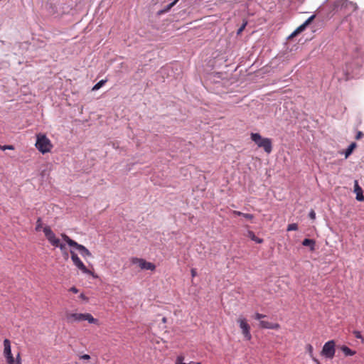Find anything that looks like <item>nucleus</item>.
<instances>
[{
    "mask_svg": "<svg viewBox=\"0 0 364 364\" xmlns=\"http://www.w3.org/2000/svg\"><path fill=\"white\" fill-rule=\"evenodd\" d=\"M251 139L258 146L264 149L265 152L269 154L272 150V140L269 138H262L259 133H252Z\"/></svg>",
    "mask_w": 364,
    "mask_h": 364,
    "instance_id": "nucleus-1",
    "label": "nucleus"
},
{
    "mask_svg": "<svg viewBox=\"0 0 364 364\" xmlns=\"http://www.w3.org/2000/svg\"><path fill=\"white\" fill-rule=\"evenodd\" d=\"M36 147L42 154H46L50 151L53 145L50 140L45 134H39L37 135Z\"/></svg>",
    "mask_w": 364,
    "mask_h": 364,
    "instance_id": "nucleus-2",
    "label": "nucleus"
},
{
    "mask_svg": "<svg viewBox=\"0 0 364 364\" xmlns=\"http://www.w3.org/2000/svg\"><path fill=\"white\" fill-rule=\"evenodd\" d=\"M335 345V341L333 340H331L326 342L323 345L321 352V355L326 358L332 359L334 357L336 352Z\"/></svg>",
    "mask_w": 364,
    "mask_h": 364,
    "instance_id": "nucleus-3",
    "label": "nucleus"
},
{
    "mask_svg": "<svg viewBox=\"0 0 364 364\" xmlns=\"http://www.w3.org/2000/svg\"><path fill=\"white\" fill-rule=\"evenodd\" d=\"M71 259L73 262L74 264L83 272L84 274H90L94 276V273L89 270L84 263L80 260L77 255L73 250H70Z\"/></svg>",
    "mask_w": 364,
    "mask_h": 364,
    "instance_id": "nucleus-4",
    "label": "nucleus"
},
{
    "mask_svg": "<svg viewBox=\"0 0 364 364\" xmlns=\"http://www.w3.org/2000/svg\"><path fill=\"white\" fill-rule=\"evenodd\" d=\"M237 323H239L240 328L242 330V333L244 337L250 341L252 338V335L250 333V326L247 323L246 319L245 318H239L237 319Z\"/></svg>",
    "mask_w": 364,
    "mask_h": 364,
    "instance_id": "nucleus-5",
    "label": "nucleus"
},
{
    "mask_svg": "<svg viewBox=\"0 0 364 364\" xmlns=\"http://www.w3.org/2000/svg\"><path fill=\"white\" fill-rule=\"evenodd\" d=\"M132 261L133 264H138L141 269L151 271H154L156 269V265L154 263L147 262L144 259L133 257Z\"/></svg>",
    "mask_w": 364,
    "mask_h": 364,
    "instance_id": "nucleus-6",
    "label": "nucleus"
},
{
    "mask_svg": "<svg viewBox=\"0 0 364 364\" xmlns=\"http://www.w3.org/2000/svg\"><path fill=\"white\" fill-rule=\"evenodd\" d=\"M43 231L45 234L46 239L53 246H58L59 245V239L55 237V233L53 232L49 226L43 228Z\"/></svg>",
    "mask_w": 364,
    "mask_h": 364,
    "instance_id": "nucleus-7",
    "label": "nucleus"
},
{
    "mask_svg": "<svg viewBox=\"0 0 364 364\" xmlns=\"http://www.w3.org/2000/svg\"><path fill=\"white\" fill-rule=\"evenodd\" d=\"M85 314L73 313L67 316V320L69 323H73L75 321H85Z\"/></svg>",
    "mask_w": 364,
    "mask_h": 364,
    "instance_id": "nucleus-8",
    "label": "nucleus"
},
{
    "mask_svg": "<svg viewBox=\"0 0 364 364\" xmlns=\"http://www.w3.org/2000/svg\"><path fill=\"white\" fill-rule=\"evenodd\" d=\"M354 193L356 194V200L358 201H364V196L363 193V189L359 186L358 181H354Z\"/></svg>",
    "mask_w": 364,
    "mask_h": 364,
    "instance_id": "nucleus-9",
    "label": "nucleus"
},
{
    "mask_svg": "<svg viewBox=\"0 0 364 364\" xmlns=\"http://www.w3.org/2000/svg\"><path fill=\"white\" fill-rule=\"evenodd\" d=\"M341 8L348 9L349 11V13L353 12L356 11L358 9V6L355 4L348 1V0H341Z\"/></svg>",
    "mask_w": 364,
    "mask_h": 364,
    "instance_id": "nucleus-10",
    "label": "nucleus"
},
{
    "mask_svg": "<svg viewBox=\"0 0 364 364\" xmlns=\"http://www.w3.org/2000/svg\"><path fill=\"white\" fill-rule=\"evenodd\" d=\"M73 247L77 250L83 257H92V254L90 250L84 245L77 242Z\"/></svg>",
    "mask_w": 364,
    "mask_h": 364,
    "instance_id": "nucleus-11",
    "label": "nucleus"
},
{
    "mask_svg": "<svg viewBox=\"0 0 364 364\" xmlns=\"http://www.w3.org/2000/svg\"><path fill=\"white\" fill-rule=\"evenodd\" d=\"M259 327L266 329H278L279 328V325L277 323H271L262 320L259 321Z\"/></svg>",
    "mask_w": 364,
    "mask_h": 364,
    "instance_id": "nucleus-12",
    "label": "nucleus"
},
{
    "mask_svg": "<svg viewBox=\"0 0 364 364\" xmlns=\"http://www.w3.org/2000/svg\"><path fill=\"white\" fill-rule=\"evenodd\" d=\"M316 17V15H311L310 17H309L301 25H300L296 29V33H301L303 32L306 28L311 23V22L314 20Z\"/></svg>",
    "mask_w": 364,
    "mask_h": 364,
    "instance_id": "nucleus-13",
    "label": "nucleus"
},
{
    "mask_svg": "<svg viewBox=\"0 0 364 364\" xmlns=\"http://www.w3.org/2000/svg\"><path fill=\"white\" fill-rule=\"evenodd\" d=\"M4 356L6 357V358L13 357V355L11 353V343H10V341L9 339L6 338L4 341Z\"/></svg>",
    "mask_w": 364,
    "mask_h": 364,
    "instance_id": "nucleus-14",
    "label": "nucleus"
},
{
    "mask_svg": "<svg viewBox=\"0 0 364 364\" xmlns=\"http://www.w3.org/2000/svg\"><path fill=\"white\" fill-rule=\"evenodd\" d=\"M179 0H173L172 2L166 5L164 9L159 10L157 12L158 16H161L168 11H169L172 7H173Z\"/></svg>",
    "mask_w": 364,
    "mask_h": 364,
    "instance_id": "nucleus-15",
    "label": "nucleus"
},
{
    "mask_svg": "<svg viewBox=\"0 0 364 364\" xmlns=\"http://www.w3.org/2000/svg\"><path fill=\"white\" fill-rule=\"evenodd\" d=\"M302 245L309 247L311 251H314L315 250L316 241L313 239L305 238L302 241Z\"/></svg>",
    "mask_w": 364,
    "mask_h": 364,
    "instance_id": "nucleus-16",
    "label": "nucleus"
},
{
    "mask_svg": "<svg viewBox=\"0 0 364 364\" xmlns=\"http://www.w3.org/2000/svg\"><path fill=\"white\" fill-rule=\"evenodd\" d=\"M247 237H250L252 241H255L257 244H262L264 242L262 238L257 237L255 232L252 230L247 231Z\"/></svg>",
    "mask_w": 364,
    "mask_h": 364,
    "instance_id": "nucleus-17",
    "label": "nucleus"
},
{
    "mask_svg": "<svg viewBox=\"0 0 364 364\" xmlns=\"http://www.w3.org/2000/svg\"><path fill=\"white\" fill-rule=\"evenodd\" d=\"M357 144L355 142H352L346 149V150L344 151L345 158H348L351 154L353 153V150L356 148Z\"/></svg>",
    "mask_w": 364,
    "mask_h": 364,
    "instance_id": "nucleus-18",
    "label": "nucleus"
},
{
    "mask_svg": "<svg viewBox=\"0 0 364 364\" xmlns=\"http://www.w3.org/2000/svg\"><path fill=\"white\" fill-rule=\"evenodd\" d=\"M341 350L345 354L346 356H352L354 355L356 353L355 350H351L346 346H342L341 347Z\"/></svg>",
    "mask_w": 364,
    "mask_h": 364,
    "instance_id": "nucleus-19",
    "label": "nucleus"
},
{
    "mask_svg": "<svg viewBox=\"0 0 364 364\" xmlns=\"http://www.w3.org/2000/svg\"><path fill=\"white\" fill-rule=\"evenodd\" d=\"M233 215L237 216H242L243 218L247 219V220H252L254 218V215L250 214V213H244L240 211L234 210Z\"/></svg>",
    "mask_w": 364,
    "mask_h": 364,
    "instance_id": "nucleus-20",
    "label": "nucleus"
},
{
    "mask_svg": "<svg viewBox=\"0 0 364 364\" xmlns=\"http://www.w3.org/2000/svg\"><path fill=\"white\" fill-rule=\"evenodd\" d=\"M62 236V238L63 240L70 246V247H74L75 245V244L77 243V242H75V240H72L70 237H68L67 235L65 234H62L61 235Z\"/></svg>",
    "mask_w": 364,
    "mask_h": 364,
    "instance_id": "nucleus-21",
    "label": "nucleus"
},
{
    "mask_svg": "<svg viewBox=\"0 0 364 364\" xmlns=\"http://www.w3.org/2000/svg\"><path fill=\"white\" fill-rule=\"evenodd\" d=\"M85 321H87L90 323H98V320L95 318L89 313H85Z\"/></svg>",
    "mask_w": 364,
    "mask_h": 364,
    "instance_id": "nucleus-22",
    "label": "nucleus"
},
{
    "mask_svg": "<svg viewBox=\"0 0 364 364\" xmlns=\"http://www.w3.org/2000/svg\"><path fill=\"white\" fill-rule=\"evenodd\" d=\"M106 82V80H100L97 83H96L93 88H92V90H99L100 87H102L105 83Z\"/></svg>",
    "mask_w": 364,
    "mask_h": 364,
    "instance_id": "nucleus-23",
    "label": "nucleus"
},
{
    "mask_svg": "<svg viewBox=\"0 0 364 364\" xmlns=\"http://www.w3.org/2000/svg\"><path fill=\"white\" fill-rule=\"evenodd\" d=\"M298 230V225L296 223H291L288 225L287 226V231H293V230Z\"/></svg>",
    "mask_w": 364,
    "mask_h": 364,
    "instance_id": "nucleus-24",
    "label": "nucleus"
},
{
    "mask_svg": "<svg viewBox=\"0 0 364 364\" xmlns=\"http://www.w3.org/2000/svg\"><path fill=\"white\" fill-rule=\"evenodd\" d=\"M353 333L356 338L360 339L362 343H364V338L362 336L361 333L359 331H353Z\"/></svg>",
    "mask_w": 364,
    "mask_h": 364,
    "instance_id": "nucleus-25",
    "label": "nucleus"
},
{
    "mask_svg": "<svg viewBox=\"0 0 364 364\" xmlns=\"http://www.w3.org/2000/svg\"><path fill=\"white\" fill-rule=\"evenodd\" d=\"M42 228V220L41 218H38L36 221V230L40 231Z\"/></svg>",
    "mask_w": 364,
    "mask_h": 364,
    "instance_id": "nucleus-26",
    "label": "nucleus"
},
{
    "mask_svg": "<svg viewBox=\"0 0 364 364\" xmlns=\"http://www.w3.org/2000/svg\"><path fill=\"white\" fill-rule=\"evenodd\" d=\"M247 21H245L242 25L238 28L237 31V35H240L241 34V33L244 31V29L245 28V26H247Z\"/></svg>",
    "mask_w": 364,
    "mask_h": 364,
    "instance_id": "nucleus-27",
    "label": "nucleus"
},
{
    "mask_svg": "<svg viewBox=\"0 0 364 364\" xmlns=\"http://www.w3.org/2000/svg\"><path fill=\"white\" fill-rule=\"evenodd\" d=\"M184 357L183 355H178L176 360V364H186L183 363Z\"/></svg>",
    "mask_w": 364,
    "mask_h": 364,
    "instance_id": "nucleus-28",
    "label": "nucleus"
},
{
    "mask_svg": "<svg viewBox=\"0 0 364 364\" xmlns=\"http://www.w3.org/2000/svg\"><path fill=\"white\" fill-rule=\"evenodd\" d=\"M306 350L309 353V355L311 358H314V356H313V346L311 344H308L306 346Z\"/></svg>",
    "mask_w": 364,
    "mask_h": 364,
    "instance_id": "nucleus-29",
    "label": "nucleus"
},
{
    "mask_svg": "<svg viewBox=\"0 0 364 364\" xmlns=\"http://www.w3.org/2000/svg\"><path fill=\"white\" fill-rule=\"evenodd\" d=\"M0 149L3 151H5L6 149L13 150V149H14V147L12 145H4V146L0 145Z\"/></svg>",
    "mask_w": 364,
    "mask_h": 364,
    "instance_id": "nucleus-30",
    "label": "nucleus"
},
{
    "mask_svg": "<svg viewBox=\"0 0 364 364\" xmlns=\"http://www.w3.org/2000/svg\"><path fill=\"white\" fill-rule=\"evenodd\" d=\"M267 316L266 315H264V314H259V313H256L254 316V318L256 320H260L262 321L261 319L266 317Z\"/></svg>",
    "mask_w": 364,
    "mask_h": 364,
    "instance_id": "nucleus-31",
    "label": "nucleus"
},
{
    "mask_svg": "<svg viewBox=\"0 0 364 364\" xmlns=\"http://www.w3.org/2000/svg\"><path fill=\"white\" fill-rule=\"evenodd\" d=\"M309 217L311 219V220H315L316 219V213L315 211L311 209L309 213Z\"/></svg>",
    "mask_w": 364,
    "mask_h": 364,
    "instance_id": "nucleus-32",
    "label": "nucleus"
},
{
    "mask_svg": "<svg viewBox=\"0 0 364 364\" xmlns=\"http://www.w3.org/2000/svg\"><path fill=\"white\" fill-rule=\"evenodd\" d=\"M363 135H364V134H363V133L362 132L358 131V132H357L356 136H355V139H357V140L360 139L363 136Z\"/></svg>",
    "mask_w": 364,
    "mask_h": 364,
    "instance_id": "nucleus-33",
    "label": "nucleus"
},
{
    "mask_svg": "<svg viewBox=\"0 0 364 364\" xmlns=\"http://www.w3.org/2000/svg\"><path fill=\"white\" fill-rule=\"evenodd\" d=\"M8 364H14L15 360L14 357H10L6 358Z\"/></svg>",
    "mask_w": 364,
    "mask_h": 364,
    "instance_id": "nucleus-34",
    "label": "nucleus"
},
{
    "mask_svg": "<svg viewBox=\"0 0 364 364\" xmlns=\"http://www.w3.org/2000/svg\"><path fill=\"white\" fill-rule=\"evenodd\" d=\"M57 247H60V250L62 252L66 250H65V245L64 244H61L60 242H59V245L58 246H56Z\"/></svg>",
    "mask_w": 364,
    "mask_h": 364,
    "instance_id": "nucleus-35",
    "label": "nucleus"
},
{
    "mask_svg": "<svg viewBox=\"0 0 364 364\" xmlns=\"http://www.w3.org/2000/svg\"><path fill=\"white\" fill-rule=\"evenodd\" d=\"M80 359H82V360H90V356L88 354H84V355L80 356Z\"/></svg>",
    "mask_w": 364,
    "mask_h": 364,
    "instance_id": "nucleus-36",
    "label": "nucleus"
},
{
    "mask_svg": "<svg viewBox=\"0 0 364 364\" xmlns=\"http://www.w3.org/2000/svg\"><path fill=\"white\" fill-rule=\"evenodd\" d=\"M79 297H80L81 299H82V300H84V301H88V297H87V296H86L84 294H82H82H80V295L79 296Z\"/></svg>",
    "mask_w": 364,
    "mask_h": 364,
    "instance_id": "nucleus-37",
    "label": "nucleus"
},
{
    "mask_svg": "<svg viewBox=\"0 0 364 364\" xmlns=\"http://www.w3.org/2000/svg\"><path fill=\"white\" fill-rule=\"evenodd\" d=\"M192 277H195L197 275V272L196 269H191V270Z\"/></svg>",
    "mask_w": 364,
    "mask_h": 364,
    "instance_id": "nucleus-38",
    "label": "nucleus"
},
{
    "mask_svg": "<svg viewBox=\"0 0 364 364\" xmlns=\"http://www.w3.org/2000/svg\"><path fill=\"white\" fill-rule=\"evenodd\" d=\"M70 291H72L73 293H77L79 291V290L75 287H72L70 289Z\"/></svg>",
    "mask_w": 364,
    "mask_h": 364,
    "instance_id": "nucleus-39",
    "label": "nucleus"
},
{
    "mask_svg": "<svg viewBox=\"0 0 364 364\" xmlns=\"http://www.w3.org/2000/svg\"><path fill=\"white\" fill-rule=\"evenodd\" d=\"M18 361L21 363V359L20 353H18V355H16L15 363H17Z\"/></svg>",
    "mask_w": 364,
    "mask_h": 364,
    "instance_id": "nucleus-40",
    "label": "nucleus"
},
{
    "mask_svg": "<svg viewBox=\"0 0 364 364\" xmlns=\"http://www.w3.org/2000/svg\"><path fill=\"white\" fill-rule=\"evenodd\" d=\"M62 252H63V255L65 257V259H67L68 258V253L67 250H65Z\"/></svg>",
    "mask_w": 364,
    "mask_h": 364,
    "instance_id": "nucleus-41",
    "label": "nucleus"
},
{
    "mask_svg": "<svg viewBox=\"0 0 364 364\" xmlns=\"http://www.w3.org/2000/svg\"><path fill=\"white\" fill-rule=\"evenodd\" d=\"M299 33H296V30L288 37V38H293L294 36H296V35H298Z\"/></svg>",
    "mask_w": 364,
    "mask_h": 364,
    "instance_id": "nucleus-42",
    "label": "nucleus"
},
{
    "mask_svg": "<svg viewBox=\"0 0 364 364\" xmlns=\"http://www.w3.org/2000/svg\"><path fill=\"white\" fill-rule=\"evenodd\" d=\"M313 360L316 363V364H321V363L319 362V360L318 359H316V358H312Z\"/></svg>",
    "mask_w": 364,
    "mask_h": 364,
    "instance_id": "nucleus-43",
    "label": "nucleus"
},
{
    "mask_svg": "<svg viewBox=\"0 0 364 364\" xmlns=\"http://www.w3.org/2000/svg\"><path fill=\"white\" fill-rule=\"evenodd\" d=\"M346 79H345L346 80H349L351 77L348 73H346Z\"/></svg>",
    "mask_w": 364,
    "mask_h": 364,
    "instance_id": "nucleus-44",
    "label": "nucleus"
},
{
    "mask_svg": "<svg viewBox=\"0 0 364 364\" xmlns=\"http://www.w3.org/2000/svg\"><path fill=\"white\" fill-rule=\"evenodd\" d=\"M162 321H163V322H166V318L165 317H164V318H163V319H162Z\"/></svg>",
    "mask_w": 364,
    "mask_h": 364,
    "instance_id": "nucleus-45",
    "label": "nucleus"
},
{
    "mask_svg": "<svg viewBox=\"0 0 364 364\" xmlns=\"http://www.w3.org/2000/svg\"><path fill=\"white\" fill-rule=\"evenodd\" d=\"M358 49H359V48H358V47H356V48H355V51H358Z\"/></svg>",
    "mask_w": 364,
    "mask_h": 364,
    "instance_id": "nucleus-46",
    "label": "nucleus"
},
{
    "mask_svg": "<svg viewBox=\"0 0 364 364\" xmlns=\"http://www.w3.org/2000/svg\"><path fill=\"white\" fill-rule=\"evenodd\" d=\"M15 364H21V363H20L19 361H18L17 363H16Z\"/></svg>",
    "mask_w": 364,
    "mask_h": 364,
    "instance_id": "nucleus-47",
    "label": "nucleus"
}]
</instances>
